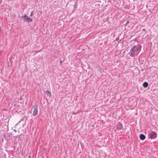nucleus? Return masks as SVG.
<instances>
[{
	"label": "nucleus",
	"instance_id": "1",
	"mask_svg": "<svg viewBox=\"0 0 158 158\" xmlns=\"http://www.w3.org/2000/svg\"><path fill=\"white\" fill-rule=\"evenodd\" d=\"M141 45H137L134 46L130 50V56L132 57H134L135 55L138 54L136 53L135 54V52L138 51L139 52V50H141Z\"/></svg>",
	"mask_w": 158,
	"mask_h": 158
},
{
	"label": "nucleus",
	"instance_id": "2",
	"mask_svg": "<svg viewBox=\"0 0 158 158\" xmlns=\"http://www.w3.org/2000/svg\"><path fill=\"white\" fill-rule=\"evenodd\" d=\"M21 18L22 19H24V21H26L28 23L31 22L32 21V19L30 17H28L26 15L22 16Z\"/></svg>",
	"mask_w": 158,
	"mask_h": 158
},
{
	"label": "nucleus",
	"instance_id": "3",
	"mask_svg": "<svg viewBox=\"0 0 158 158\" xmlns=\"http://www.w3.org/2000/svg\"><path fill=\"white\" fill-rule=\"evenodd\" d=\"M157 133L154 131H152L148 135L149 137L151 139H154L156 137Z\"/></svg>",
	"mask_w": 158,
	"mask_h": 158
},
{
	"label": "nucleus",
	"instance_id": "4",
	"mask_svg": "<svg viewBox=\"0 0 158 158\" xmlns=\"http://www.w3.org/2000/svg\"><path fill=\"white\" fill-rule=\"evenodd\" d=\"M37 113H38L37 106H34V110L33 112V116H35L36 114H37Z\"/></svg>",
	"mask_w": 158,
	"mask_h": 158
},
{
	"label": "nucleus",
	"instance_id": "5",
	"mask_svg": "<svg viewBox=\"0 0 158 158\" xmlns=\"http://www.w3.org/2000/svg\"><path fill=\"white\" fill-rule=\"evenodd\" d=\"M145 136L143 134H140L139 135L140 139L141 140H143L145 139Z\"/></svg>",
	"mask_w": 158,
	"mask_h": 158
},
{
	"label": "nucleus",
	"instance_id": "6",
	"mask_svg": "<svg viewBox=\"0 0 158 158\" xmlns=\"http://www.w3.org/2000/svg\"><path fill=\"white\" fill-rule=\"evenodd\" d=\"M123 127L122 125L120 123H118L117 125V128L118 129L121 130Z\"/></svg>",
	"mask_w": 158,
	"mask_h": 158
},
{
	"label": "nucleus",
	"instance_id": "7",
	"mask_svg": "<svg viewBox=\"0 0 158 158\" xmlns=\"http://www.w3.org/2000/svg\"><path fill=\"white\" fill-rule=\"evenodd\" d=\"M97 69L98 70V71L100 72V73H101L103 71L101 67L99 66H98L97 67Z\"/></svg>",
	"mask_w": 158,
	"mask_h": 158
},
{
	"label": "nucleus",
	"instance_id": "8",
	"mask_svg": "<svg viewBox=\"0 0 158 158\" xmlns=\"http://www.w3.org/2000/svg\"><path fill=\"white\" fill-rule=\"evenodd\" d=\"M148 82H145L143 83V85L144 87L146 88L148 86Z\"/></svg>",
	"mask_w": 158,
	"mask_h": 158
},
{
	"label": "nucleus",
	"instance_id": "9",
	"mask_svg": "<svg viewBox=\"0 0 158 158\" xmlns=\"http://www.w3.org/2000/svg\"><path fill=\"white\" fill-rule=\"evenodd\" d=\"M76 2L75 3V4H74V8H75L77 7V6L76 5Z\"/></svg>",
	"mask_w": 158,
	"mask_h": 158
},
{
	"label": "nucleus",
	"instance_id": "10",
	"mask_svg": "<svg viewBox=\"0 0 158 158\" xmlns=\"http://www.w3.org/2000/svg\"><path fill=\"white\" fill-rule=\"evenodd\" d=\"M46 92H47V93L48 94H49L50 95H51V94L50 93V92L49 91H47Z\"/></svg>",
	"mask_w": 158,
	"mask_h": 158
},
{
	"label": "nucleus",
	"instance_id": "11",
	"mask_svg": "<svg viewBox=\"0 0 158 158\" xmlns=\"http://www.w3.org/2000/svg\"><path fill=\"white\" fill-rule=\"evenodd\" d=\"M33 11L31 12V16H32L33 15Z\"/></svg>",
	"mask_w": 158,
	"mask_h": 158
},
{
	"label": "nucleus",
	"instance_id": "12",
	"mask_svg": "<svg viewBox=\"0 0 158 158\" xmlns=\"http://www.w3.org/2000/svg\"><path fill=\"white\" fill-rule=\"evenodd\" d=\"M129 23V21H127L126 23V25H127Z\"/></svg>",
	"mask_w": 158,
	"mask_h": 158
},
{
	"label": "nucleus",
	"instance_id": "13",
	"mask_svg": "<svg viewBox=\"0 0 158 158\" xmlns=\"http://www.w3.org/2000/svg\"><path fill=\"white\" fill-rule=\"evenodd\" d=\"M62 60H60V64H61L62 63Z\"/></svg>",
	"mask_w": 158,
	"mask_h": 158
},
{
	"label": "nucleus",
	"instance_id": "14",
	"mask_svg": "<svg viewBox=\"0 0 158 158\" xmlns=\"http://www.w3.org/2000/svg\"><path fill=\"white\" fill-rule=\"evenodd\" d=\"M119 38H118H118H117L116 39V40H119Z\"/></svg>",
	"mask_w": 158,
	"mask_h": 158
},
{
	"label": "nucleus",
	"instance_id": "15",
	"mask_svg": "<svg viewBox=\"0 0 158 158\" xmlns=\"http://www.w3.org/2000/svg\"><path fill=\"white\" fill-rule=\"evenodd\" d=\"M143 30L144 31H145V29H143Z\"/></svg>",
	"mask_w": 158,
	"mask_h": 158
}]
</instances>
